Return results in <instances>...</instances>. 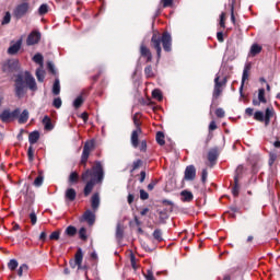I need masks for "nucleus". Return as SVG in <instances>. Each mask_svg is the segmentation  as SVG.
<instances>
[{"mask_svg":"<svg viewBox=\"0 0 280 280\" xmlns=\"http://www.w3.org/2000/svg\"><path fill=\"white\" fill-rule=\"evenodd\" d=\"M78 196V192L73 188H68L65 192V198L67 202H73Z\"/></svg>","mask_w":280,"mask_h":280,"instance_id":"f3484780","label":"nucleus"},{"mask_svg":"<svg viewBox=\"0 0 280 280\" xmlns=\"http://www.w3.org/2000/svg\"><path fill=\"white\" fill-rule=\"evenodd\" d=\"M91 205L93 211H97L100 209V194L95 192L91 198Z\"/></svg>","mask_w":280,"mask_h":280,"instance_id":"6ab92c4d","label":"nucleus"},{"mask_svg":"<svg viewBox=\"0 0 280 280\" xmlns=\"http://www.w3.org/2000/svg\"><path fill=\"white\" fill-rule=\"evenodd\" d=\"M9 270H16L19 268V261L16 259H11L8 264Z\"/></svg>","mask_w":280,"mask_h":280,"instance_id":"4c0bfd02","label":"nucleus"},{"mask_svg":"<svg viewBox=\"0 0 280 280\" xmlns=\"http://www.w3.org/2000/svg\"><path fill=\"white\" fill-rule=\"evenodd\" d=\"M140 54L142 58H147V62H152V52L150 48L145 47L143 44L140 46Z\"/></svg>","mask_w":280,"mask_h":280,"instance_id":"ddd939ff","label":"nucleus"},{"mask_svg":"<svg viewBox=\"0 0 280 280\" xmlns=\"http://www.w3.org/2000/svg\"><path fill=\"white\" fill-rule=\"evenodd\" d=\"M75 233H78V230L73 225H69L66 229V235H69V237H73V235H75Z\"/></svg>","mask_w":280,"mask_h":280,"instance_id":"7c9ffc66","label":"nucleus"},{"mask_svg":"<svg viewBox=\"0 0 280 280\" xmlns=\"http://www.w3.org/2000/svg\"><path fill=\"white\" fill-rule=\"evenodd\" d=\"M268 100H266V90L259 89L258 90V100H253L254 106H260L261 104H267Z\"/></svg>","mask_w":280,"mask_h":280,"instance_id":"9b49d317","label":"nucleus"},{"mask_svg":"<svg viewBox=\"0 0 280 280\" xmlns=\"http://www.w3.org/2000/svg\"><path fill=\"white\" fill-rule=\"evenodd\" d=\"M156 141H158L159 145H165V135H163V132L159 131L156 133Z\"/></svg>","mask_w":280,"mask_h":280,"instance_id":"2f4dec72","label":"nucleus"},{"mask_svg":"<svg viewBox=\"0 0 280 280\" xmlns=\"http://www.w3.org/2000/svg\"><path fill=\"white\" fill-rule=\"evenodd\" d=\"M139 135H141V127H138L131 133V145L139 148Z\"/></svg>","mask_w":280,"mask_h":280,"instance_id":"4468645a","label":"nucleus"},{"mask_svg":"<svg viewBox=\"0 0 280 280\" xmlns=\"http://www.w3.org/2000/svg\"><path fill=\"white\" fill-rule=\"evenodd\" d=\"M208 161L210 163H213L214 161H218V149H211L208 152Z\"/></svg>","mask_w":280,"mask_h":280,"instance_id":"393cba45","label":"nucleus"},{"mask_svg":"<svg viewBox=\"0 0 280 280\" xmlns=\"http://www.w3.org/2000/svg\"><path fill=\"white\" fill-rule=\"evenodd\" d=\"M130 261H131V267L133 268V270H137L139 268V265H137V258L135 257V255L130 256Z\"/></svg>","mask_w":280,"mask_h":280,"instance_id":"603ef678","label":"nucleus"},{"mask_svg":"<svg viewBox=\"0 0 280 280\" xmlns=\"http://www.w3.org/2000/svg\"><path fill=\"white\" fill-rule=\"evenodd\" d=\"M83 220H85L90 225L95 224V212L86 210L83 214Z\"/></svg>","mask_w":280,"mask_h":280,"instance_id":"dca6fc26","label":"nucleus"},{"mask_svg":"<svg viewBox=\"0 0 280 280\" xmlns=\"http://www.w3.org/2000/svg\"><path fill=\"white\" fill-rule=\"evenodd\" d=\"M79 236H80V240H83V241H86L88 240V236H86V230L84 228H81L79 230Z\"/></svg>","mask_w":280,"mask_h":280,"instance_id":"a18cd8bd","label":"nucleus"},{"mask_svg":"<svg viewBox=\"0 0 280 280\" xmlns=\"http://www.w3.org/2000/svg\"><path fill=\"white\" fill-rule=\"evenodd\" d=\"M180 197L183 202H191V200H194V194L189 190H183Z\"/></svg>","mask_w":280,"mask_h":280,"instance_id":"aec40b11","label":"nucleus"},{"mask_svg":"<svg viewBox=\"0 0 280 280\" xmlns=\"http://www.w3.org/2000/svg\"><path fill=\"white\" fill-rule=\"evenodd\" d=\"M94 150H95V141L94 140H90L84 143L83 152L81 155V165L86 167L89 156H91V152H93Z\"/></svg>","mask_w":280,"mask_h":280,"instance_id":"20e7f679","label":"nucleus"},{"mask_svg":"<svg viewBox=\"0 0 280 280\" xmlns=\"http://www.w3.org/2000/svg\"><path fill=\"white\" fill-rule=\"evenodd\" d=\"M40 42V32L38 31H33L27 39H26V45L32 46V45H37V43Z\"/></svg>","mask_w":280,"mask_h":280,"instance_id":"9d476101","label":"nucleus"},{"mask_svg":"<svg viewBox=\"0 0 280 280\" xmlns=\"http://www.w3.org/2000/svg\"><path fill=\"white\" fill-rule=\"evenodd\" d=\"M145 180V171H141L140 173V183H143Z\"/></svg>","mask_w":280,"mask_h":280,"instance_id":"774afa93","label":"nucleus"},{"mask_svg":"<svg viewBox=\"0 0 280 280\" xmlns=\"http://www.w3.org/2000/svg\"><path fill=\"white\" fill-rule=\"evenodd\" d=\"M152 97L161 102V100H163V93H161V90H153Z\"/></svg>","mask_w":280,"mask_h":280,"instance_id":"e433bc0d","label":"nucleus"},{"mask_svg":"<svg viewBox=\"0 0 280 280\" xmlns=\"http://www.w3.org/2000/svg\"><path fill=\"white\" fill-rule=\"evenodd\" d=\"M185 180H195L196 179V166L188 165L184 173Z\"/></svg>","mask_w":280,"mask_h":280,"instance_id":"f8f14e48","label":"nucleus"},{"mask_svg":"<svg viewBox=\"0 0 280 280\" xmlns=\"http://www.w3.org/2000/svg\"><path fill=\"white\" fill-rule=\"evenodd\" d=\"M27 270H30V267L26 264L21 265L18 269V276L23 277V272H27Z\"/></svg>","mask_w":280,"mask_h":280,"instance_id":"c9c22d12","label":"nucleus"},{"mask_svg":"<svg viewBox=\"0 0 280 280\" xmlns=\"http://www.w3.org/2000/svg\"><path fill=\"white\" fill-rule=\"evenodd\" d=\"M144 74L147 78H154V70H152V66H148L144 68Z\"/></svg>","mask_w":280,"mask_h":280,"instance_id":"58836bf2","label":"nucleus"},{"mask_svg":"<svg viewBox=\"0 0 280 280\" xmlns=\"http://www.w3.org/2000/svg\"><path fill=\"white\" fill-rule=\"evenodd\" d=\"M226 13L222 12L221 15H220V27H222L224 30V27H226Z\"/></svg>","mask_w":280,"mask_h":280,"instance_id":"ea45409f","label":"nucleus"},{"mask_svg":"<svg viewBox=\"0 0 280 280\" xmlns=\"http://www.w3.org/2000/svg\"><path fill=\"white\" fill-rule=\"evenodd\" d=\"M19 49H21V40L10 46L8 49V54H10L11 56H14V54H19Z\"/></svg>","mask_w":280,"mask_h":280,"instance_id":"4be33fe9","label":"nucleus"},{"mask_svg":"<svg viewBox=\"0 0 280 280\" xmlns=\"http://www.w3.org/2000/svg\"><path fill=\"white\" fill-rule=\"evenodd\" d=\"M147 280H156V278H154V273H152V271L148 270L147 275L144 276Z\"/></svg>","mask_w":280,"mask_h":280,"instance_id":"052dcab7","label":"nucleus"},{"mask_svg":"<svg viewBox=\"0 0 280 280\" xmlns=\"http://www.w3.org/2000/svg\"><path fill=\"white\" fill-rule=\"evenodd\" d=\"M49 240H60V232L55 231L50 234Z\"/></svg>","mask_w":280,"mask_h":280,"instance_id":"4d7b16f0","label":"nucleus"},{"mask_svg":"<svg viewBox=\"0 0 280 280\" xmlns=\"http://www.w3.org/2000/svg\"><path fill=\"white\" fill-rule=\"evenodd\" d=\"M43 124H44L46 130H51L54 128L51 126V118H49V116H45L43 118Z\"/></svg>","mask_w":280,"mask_h":280,"instance_id":"c85d7f7f","label":"nucleus"},{"mask_svg":"<svg viewBox=\"0 0 280 280\" xmlns=\"http://www.w3.org/2000/svg\"><path fill=\"white\" fill-rule=\"evenodd\" d=\"M224 84H226V78L223 79V81L220 82V77H217L214 79V86H219L220 89H222V86H224Z\"/></svg>","mask_w":280,"mask_h":280,"instance_id":"a19ab883","label":"nucleus"},{"mask_svg":"<svg viewBox=\"0 0 280 280\" xmlns=\"http://www.w3.org/2000/svg\"><path fill=\"white\" fill-rule=\"evenodd\" d=\"M16 67H19L18 60H8L2 65V71L3 73H13V71H16Z\"/></svg>","mask_w":280,"mask_h":280,"instance_id":"6e6552de","label":"nucleus"},{"mask_svg":"<svg viewBox=\"0 0 280 280\" xmlns=\"http://www.w3.org/2000/svg\"><path fill=\"white\" fill-rule=\"evenodd\" d=\"M54 95H60V80L56 79L52 85Z\"/></svg>","mask_w":280,"mask_h":280,"instance_id":"cd10ccee","label":"nucleus"},{"mask_svg":"<svg viewBox=\"0 0 280 280\" xmlns=\"http://www.w3.org/2000/svg\"><path fill=\"white\" fill-rule=\"evenodd\" d=\"M153 237L156 242H163V232L160 229L154 230Z\"/></svg>","mask_w":280,"mask_h":280,"instance_id":"c756f323","label":"nucleus"},{"mask_svg":"<svg viewBox=\"0 0 280 280\" xmlns=\"http://www.w3.org/2000/svg\"><path fill=\"white\" fill-rule=\"evenodd\" d=\"M217 38H218L219 43H224V33L218 32Z\"/></svg>","mask_w":280,"mask_h":280,"instance_id":"680f3d73","label":"nucleus"},{"mask_svg":"<svg viewBox=\"0 0 280 280\" xmlns=\"http://www.w3.org/2000/svg\"><path fill=\"white\" fill-rule=\"evenodd\" d=\"M220 95H222V88L220 86H214V90H213V97H220Z\"/></svg>","mask_w":280,"mask_h":280,"instance_id":"3c124183","label":"nucleus"},{"mask_svg":"<svg viewBox=\"0 0 280 280\" xmlns=\"http://www.w3.org/2000/svg\"><path fill=\"white\" fill-rule=\"evenodd\" d=\"M161 3L163 8H170L174 3V0H161Z\"/></svg>","mask_w":280,"mask_h":280,"instance_id":"13d9d810","label":"nucleus"},{"mask_svg":"<svg viewBox=\"0 0 280 280\" xmlns=\"http://www.w3.org/2000/svg\"><path fill=\"white\" fill-rule=\"evenodd\" d=\"M30 218H31V222H32V224H36V222H37V218H36V213H31L30 214Z\"/></svg>","mask_w":280,"mask_h":280,"instance_id":"e2e57ef3","label":"nucleus"},{"mask_svg":"<svg viewBox=\"0 0 280 280\" xmlns=\"http://www.w3.org/2000/svg\"><path fill=\"white\" fill-rule=\"evenodd\" d=\"M104 164L100 161H95L91 168H86L81 174V179L85 183L83 194L85 197L91 196V192L95 188V185H102L104 183Z\"/></svg>","mask_w":280,"mask_h":280,"instance_id":"f257e3e1","label":"nucleus"},{"mask_svg":"<svg viewBox=\"0 0 280 280\" xmlns=\"http://www.w3.org/2000/svg\"><path fill=\"white\" fill-rule=\"evenodd\" d=\"M52 106L55 108H60L62 106V100L60 97L55 98L52 102Z\"/></svg>","mask_w":280,"mask_h":280,"instance_id":"8fccbe9b","label":"nucleus"},{"mask_svg":"<svg viewBox=\"0 0 280 280\" xmlns=\"http://www.w3.org/2000/svg\"><path fill=\"white\" fill-rule=\"evenodd\" d=\"M48 70L50 71V73H52V75H56V67L54 66V63L51 61H49L47 63Z\"/></svg>","mask_w":280,"mask_h":280,"instance_id":"6e6d98bb","label":"nucleus"},{"mask_svg":"<svg viewBox=\"0 0 280 280\" xmlns=\"http://www.w3.org/2000/svg\"><path fill=\"white\" fill-rule=\"evenodd\" d=\"M28 86L31 91H37L38 86L36 85V79L30 72H25L24 74H19L15 79V95L16 97H25V93H27Z\"/></svg>","mask_w":280,"mask_h":280,"instance_id":"f03ea898","label":"nucleus"},{"mask_svg":"<svg viewBox=\"0 0 280 280\" xmlns=\"http://www.w3.org/2000/svg\"><path fill=\"white\" fill-rule=\"evenodd\" d=\"M33 60H34V62H36V65H39V67L43 68V60H44L43 55L36 54V55L33 57Z\"/></svg>","mask_w":280,"mask_h":280,"instance_id":"f704fd0d","label":"nucleus"},{"mask_svg":"<svg viewBox=\"0 0 280 280\" xmlns=\"http://www.w3.org/2000/svg\"><path fill=\"white\" fill-rule=\"evenodd\" d=\"M209 130H218V125H215V121L212 120L209 125Z\"/></svg>","mask_w":280,"mask_h":280,"instance_id":"0e129e2a","label":"nucleus"},{"mask_svg":"<svg viewBox=\"0 0 280 280\" xmlns=\"http://www.w3.org/2000/svg\"><path fill=\"white\" fill-rule=\"evenodd\" d=\"M20 115H21V109H19V108L14 109L13 112L3 110L0 114V119L4 124H8V121H10V119H14V118L19 117Z\"/></svg>","mask_w":280,"mask_h":280,"instance_id":"0eeeda50","label":"nucleus"},{"mask_svg":"<svg viewBox=\"0 0 280 280\" xmlns=\"http://www.w3.org/2000/svg\"><path fill=\"white\" fill-rule=\"evenodd\" d=\"M250 73V63H246L243 70V77H242V84L240 88V92L244 91V82L248 79V75Z\"/></svg>","mask_w":280,"mask_h":280,"instance_id":"2eb2a0df","label":"nucleus"},{"mask_svg":"<svg viewBox=\"0 0 280 280\" xmlns=\"http://www.w3.org/2000/svg\"><path fill=\"white\" fill-rule=\"evenodd\" d=\"M27 119H30V112L24 109L22 114L18 115L19 124H27Z\"/></svg>","mask_w":280,"mask_h":280,"instance_id":"412c9836","label":"nucleus"},{"mask_svg":"<svg viewBox=\"0 0 280 280\" xmlns=\"http://www.w3.org/2000/svg\"><path fill=\"white\" fill-rule=\"evenodd\" d=\"M38 139H40V133L38 131H33L28 136V141L31 145H34V143H37Z\"/></svg>","mask_w":280,"mask_h":280,"instance_id":"5701e85b","label":"nucleus"},{"mask_svg":"<svg viewBox=\"0 0 280 280\" xmlns=\"http://www.w3.org/2000/svg\"><path fill=\"white\" fill-rule=\"evenodd\" d=\"M275 117V108L272 107H267L265 112V126L270 125V119Z\"/></svg>","mask_w":280,"mask_h":280,"instance_id":"a211bd4d","label":"nucleus"},{"mask_svg":"<svg viewBox=\"0 0 280 280\" xmlns=\"http://www.w3.org/2000/svg\"><path fill=\"white\" fill-rule=\"evenodd\" d=\"M140 198H141V200H148L150 198V195L145 190L141 189Z\"/></svg>","mask_w":280,"mask_h":280,"instance_id":"5fc2aeb1","label":"nucleus"},{"mask_svg":"<svg viewBox=\"0 0 280 280\" xmlns=\"http://www.w3.org/2000/svg\"><path fill=\"white\" fill-rule=\"evenodd\" d=\"M231 21L233 23V25H235V12H234V8H231Z\"/></svg>","mask_w":280,"mask_h":280,"instance_id":"69168bd1","label":"nucleus"},{"mask_svg":"<svg viewBox=\"0 0 280 280\" xmlns=\"http://www.w3.org/2000/svg\"><path fill=\"white\" fill-rule=\"evenodd\" d=\"M254 119H256V121H266V116L264 115V112H256L254 114Z\"/></svg>","mask_w":280,"mask_h":280,"instance_id":"72a5a7b5","label":"nucleus"},{"mask_svg":"<svg viewBox=\"0 0 280 280\" xmlns=\"http://www.w3.org/2000/svg\"><path fill=\"white\" fill-rule=\"evenodd\" d=\"M143 165V161L137 160L132 163L131 172H135V170H139Z\"/></svg>","mask_w":280,"mask_h":280,"instance_id":"37998d69","label":"nucleus"},{"mask_svg":"<svg viewBox=\"0 0 280 280\" xmlns=\"http://www.w3.org/2000/svg\"><path fill=\"white\" fill-rule=\"evenodd\" d=\"M35 74L38 82H45V70H43V67L37 68Z\"/></svg>","mask_w":280,"mask_h":280,"instance_id":"bb28decb","label":"nucleus"},{"mask_svg":"<svg viewBox=\"0 0 280 280\" xmlns=\"http://www.w3.org/2000/svg\"><path fill=\"white\" fill-rule=\"evenodd\" d=\"M43 180H44L43 176H42V175H38V176L35 178L33 185H34L35 187H40V186L43 185Z\"/></svg>","mask_w":280,"mask_h":280,"instance_id":"c03bdc74","label":"nucleus"},{"mask_svg":"<svg viewBox=\"0 0 280 280\" xmlns=\"http://www.w3.org/2000/svg\"><path fill=\"white\" fill-rule=\"evenodd\" d=\"M30 12V3L23 2L21 4H18L15 9L13 10V16L15 19H23Z\"/></svg>","mask_w":280,"mask_h":280,"instance_id":"39448f33","label":"nucleus"},{"mask_svg":"<svg viewBox=\"0 0 280 280\" xmlns=\"http://www.w3.org/2000/svg\"><path fill=\"white\" fill-rule=\"evenodd\" d=\"M242 172H244V166L243 165L237 166L236 176L234 177L235 185L232 188V194L235 197L240 196V185H237V179H238L240 174H242Z\"/></svg>","mask_w":280,"mask_h":280,"instance_id":"1a4fd4ad","label":"nucleus"},{"mask_svg":"<svg viewBox=\"0 0 280 280\" xmlns=\"http://www.w3.org/2000/svg\"><path fill=\"white\" fill-rule=\"evenodd\" d=\"M49 11V7L47 4H42L38 9L39 14H47V12Z\"/></svg>","mask_w":280,"mask_h":280,"instance_id":"09e8293b","label":"nucleus"},{"mask_svg":"<svg viewBox=\"0 0 280 280\" xmlns=\"http://www.w3.org/2000/svg\"><path fill=\"white\" fill-rule=\"evenodd\" d=\"M27 156H28V161L30 163H32L34 161V148L30 147L27 150Z\"/></svg>","mask_w":280,"mask_h":280,"instance_id":"49530a36","label":"nucleus"},{"mask_svg":"<svg viewBox=\"0 0 280 280\" xmlns=\"http://www.w3.org/2000/svg\"><path fill=\"white\" fill-rule=\"evenodd\" d=\"M116 237L118 240H121L124 237V229H121V225H117L116 228Z\"/></svg>","mask_w":280,"mask_h":280,"instance_id":"79ce46f5","label":"nucleus"},{"mask_svg":"<svg viewBox=\"0 0 280 280\" xmlns=\"http://www.w3.org/2000/svg\"><path fill=\"white\" fill-rule=\"evenodd\" d=\"M275 161H277V155L271 154V155H270V159H269V165H273V164H275Z\"/></svg>","mask_w":280,"mask_h":280,"instance_id":"338daca9","label":"nucleus"},{"mask_svg":"<svg viewBox=\"0 0 280 280\" xmlns=\"http://www.w3.org/2000/svg\"><path fill=\"white\" fill-rule=\"evenodd\" d=\"M161 44L164 51H172V35L167 32H164L162 35L159 33H154L151 38V46L154 50H156L158 58H161Z\"/></svg>","mask_w":280,"mask_h":280,"instance_id":"7ed1b4c3","label":"nucleus"},{"mask_svg":"<svg viewBox=\"0 0 280 280\" xmlns=\"http://www.w3.org/2000/svg\"><path fill=\"white\" fill-rule=\"evenodd\" d=\"M140 152H145L148 150V142L145 140H142L139 145Z\"/></svg>","mask_w":280,"mask_h":280,"instance_id":"864d4df0","label":"nucleus"},{"mask_svg":"<svg viewBox=\"0 0 280 280\" xmlns=\"http://www.w3.org/2000/svg\"><path fill=\"white\" fill-rule=\"evenodd\" d=\"M84 259V254L82 253V248H78L74 259L70 260V268H78V270H83L82 260Z\"/></svg>","mask_w":280,"mask_h":280,"instance_id":"423d86ee","label":"nucleus"},{"mask_svg":"<svg viewBox=\"0 0 280 280\" xmlns=\"http://www.w3.org/2000/svg\"><path fill=\"white\" fill-rule=\"evenodd\" d=\"M82 104H84V98L82 97V95H80L74 100L73 106L78 109L80 108V106H82Z\"/></svg>","mask_w":280,"mask_h":280,"instance_id":"473e14b6","label":"nucleus"},{"mask_svg":"<svg viewBox=\"0 0 280 280\" xmlns=\"http://www.w3.org/2000/svg\"><path fill=\"white\" fill-rule=\"evenodd\" d=\"M257 54H261V46H259L258 44H254L250 47L249 55L254 57L257 56Z\"/></svg>","mask_w":280,"mask_h":280,"instance_id":"a878e982","label":"nucleus"},{"mask_svg":"<svg viewBox=\"0 0 280 280\" xmlns=\"http://www.w3.org/2000/svg\"><path fill=\"white\" fill-rule=\"evenodd\" d=\"M215 115H217V117H219L220 119H222V117H224V115H225V112H224V109H222V108H217Z\"/></svg>","mask_w":280,"mask_h":280,"instance_id":"bf43d9fd","label":"nucleus"},{"mask_svg":"<svg viewBox=\"0 0 280 280\" xmlns=\"http://www.w3.org/2000/svg\"><path fill=\"white\" fill-rule=\"evenodd\" d=\"M11 19H12V15L10 14V12H7L5 15L3 16L2 25H8V23H10Z\"/></svg>","mask_w":280,"mask_h":280,"instance_id":"de8ad7c7","label":"nucleus"},{"mask_svg":"<svg viewBox=\"0 0 280 280\" xmlns=\"http://www.w3.org/2000/svg\"><path fill=\"white\" fill-rule=\"evenodd\" d=\"M79 180H80V175L78 174V172L70 173V175L68 177V183L70 185H75V184H78Z\"/></svg>","mask_w":280,"mask_h":280,"instance_id":"b1692460","label":"nucleus"}]
</instances>
